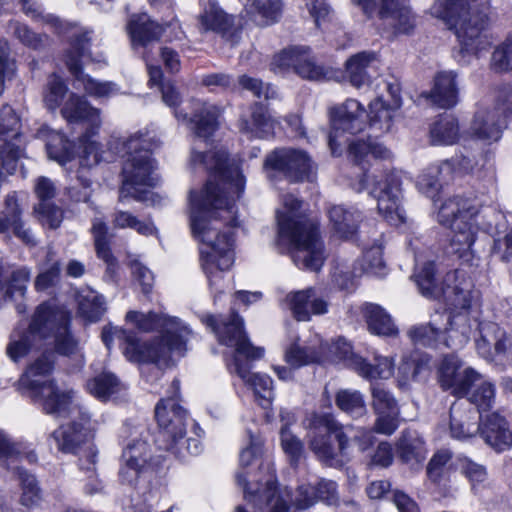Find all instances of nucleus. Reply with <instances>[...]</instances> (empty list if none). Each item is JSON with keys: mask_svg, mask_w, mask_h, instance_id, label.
Wrapping results in <instances>:
<instances>
[{"mask_svg": "<svg viewBox=\"0 0 512 512\" xmlns=\"http://www.w3.org/2000/svg\"><path fill=\"white\" fill-rule=\"evenodd\" d=\"M220 112L218 106L198 100L194 102L192 116L175 112V117L186 122L195 138L190 166L202 167L212 174L200 195L190 193L191 229L203 245L200 250L201 267L210 286L234 263L231 228L237 226L235 199L240 197L245 186L238 164L228 161L226 151L203 152L198 149L197 141H207L218 129Z\"/></svg>", "mask_w": 512, "mask_h": 512, "instance_id": "f257e3e1", "label": "nucleus"}, {"mask_svg": "<svg viewBox=\"0 0 512 512\" xmlns=\"http://www.w3.org/2000/svg\"><path fill=\"white\" fill-rule=\"evenodd\" d=\"M126 320L141 332L160 329L162 335L152 342H141L130 331H117L125 338L124 354L133 362L165 363L173 353L183 355L190 330L177 318L154 312L129 311Z\"/></svg>", "mask_w": 512, "mask_h": 512, "instance_id": "f03ea898", "label": "nucleus"}, {"mask_svg": "<svg viewBox=\"0 0 512 512\" xmlns=\"http://www.w3.org/2000/svg\"><path fill=\"white\" fill-rule=\"evenodd\" d=\"M415 282L420 292L431 298H443L449 310L447 338L445 344L458 350L469 341L476 318L470 316L472 292L468 284H456L455 273H448L442 285L435 278L433 262H427L415 274Z\"/></svg>", "mask_w": 512, "mask_h": 512, "instance_id": "7ed1b4c3", "label": "nucleus"}, {"mask_svg": "<svg viewBox=\"0 0 512 512\" xmlns=\"http://www.w3.org/2000/svg\"><path fill=\"white\" fill-rule=\"evenodd\" d=\"M202 321L216 334L221 344L235 348L234 372L252 387L259 405L269 409L274 399L272 379L265 374H250L249 364L241 360L242 356L247 360L260 359L264 354L263 348L253 346L248 340L243 319L232 310L229 316L218 319L214 315H207Z\"/></svg>", "mask_w": 512, "mask_h": 512, "instance_id": "20e7f679", "label": "nucleus"}, {"mask_svg": "<svg viewBox=\"0 0 512 512\" xmlns=\"http://www.w3.org/2000/svg\"><path fill=\"white\" fill-rule=\"evenodd\" d=\"M283 205L286 212H277L279 237L293 245L292 258L298 267L311 271L320 270L326 254L318 225L296 214L301 207V201L293 195H285Z\"/></svg>", "mask_w": 512, "mask_h": 512, "instance_id": "39448f33", "label": "nucleus"}, {"mask_svg": "<svg viewBox=\"0 0 512 512\" xmlns=\"http://www.w3.org/2000/svg\"><path fill=\"white\" fill-rule=\"evenodd\" d=\"M490 0H440L432 13L443 19L468 53L486 49L491 41L486 33Z\"/></svg>", "mask_w": 512, "mask_h": 512, "instance_id": "423d86ee", "label": "nucleus"}, {"mask_svg": "<svg viewBox=\"0 0 512 512\" xmlns=\"http://www.w3.org/2000/svg\"><path fill=\"white\" fill-rule=\"evenodd\" d=\"M54 365L55 354L43 352L26 368L18 383L33 399L41 401L45 413L68 416L77 409L72 407V391H60L54 381L48 379Z\"/></svg>", "mask_w": 512, "mask_h": 512, "instance_id": "0eeeda50", "label": "nucleus"}, {"mask_svg": "<svg viewBox=\"0 0 512 512\" xmlns=\"http://www.w3.org/2000/svg\"><path fill=\"white\" fill-rule=\"evenodd\" d=\"M480 213V206L475 200L460 196L446 199L438 209V222L452 230L451 247L459 257L472 250L480 225L477 220Z\"/></svg>", "mask_w": 512, "mask_h": 512, "instance_id": "6e6552de", "label": "nucleus"}, {"mask_svg": "<svg viewBox=\"0 0 512 512\" xmlns=\"http://www.w3.org/2000/svg\"><path fill=\"white\" fill-rule=\"evenodd\" d=\"M187 412L173 398L161 400L155 407V417L159 425L156 443L162 450L170 451L179 458L187 454L197 455L201 451L198 439H184Z\"/></svg>", "mask_w": 512, "mask_h": 512, "instance_id": "1a4fd4ad", "label": "nucleus"}, {"mask_svg": "<svg viewBox=\"0 0 512 512\" xmlns=\"http://www.w3.org/2000/svg\"><path fill=\"white\" fill-rule=\"evenodd\" d=\"M70 321L66 310L43 303L33 314L30 333L37 334L39 339L52 340L54 351L69 357L79 349L78 341L70 331Z\"/></svg>", "mask_w": 512, "mask_h": 512, "instance_id": "9d476101", "label": "nucleus"}, {"mask_svg": "<svg viewBox=\"0 0 512 512\" xmlns=\"http://www.w3.org/2000/svg\"><path fill=\"white\" fill-rule=\"evenodd\" d=\"M124 146L127 158L122 168L123 183L120 189V199L133 197L136 200H142L137 186L153 187L156 185L155 166L146 148V140L142 136L130 137Z\"/></svg>", "mask_w": 512, "mask_h": 512, "instance_id": "9b49d317", "label": "nucleus"}, {"mask_svg": "<svg viewBox=\"0 0 512 512\" xmlns=\"http://www.w3.org/2000/svg\"><path fill=\"white\" fill-rule=\"evenodd\" d=\"M308 446L322 462L332 465L348 447L343 426L330 413H313L307 418Z\"/></svg>", "mask_w": 512, "mask_h": 512, "instance_id": "f8f14e48", "label": "nucleus"}, {"mask_svg": "<svg viewBox=\"0 0 512 512\" xmlns=\"http://www.w3.org/2000/svg\"><path fill=\"white\" fill-rule=\"evenodd\" d=\"M262 448L259 441L251 439L250 445L240 453L241 470L236 474L237 483L244 489V497L261 506L262 502L271 506L270 512H288L285 500L276 494V486L272 477L265 481V488L260 490L261 484L250 478V473L244 469L248 467L261 454Z\"/></svg>", "mask_w": 512, "mask_h": 512, "instance_id": "ddd939ff", "label": "nucleus"}, {"mask_svg": "<svg viewBox=\"0 0 512 512\" xmlns=\"http://www.w3.org/2000/svg\"><path fill=\"white\" fill-rule=\"evenodd\" d=\"M401 185L400 175L396 172H388L375 177L369 191L377 200L379 213L394 225L405 222L404 211L400 207Z\"/></svg>", "mask_w": 512, "mask_h": 512, "instance_id": "4468645a", "label": "nucleus"}, {"mask_svg": "<svg viewBox=\"0 0 512 512\" xmlns=\"http://www.w3.org/2000/svg\"><path fill=\"white\" fill-rule=\"evenodd\" d=\"M367 113L364 106L355 99H347L344 103L330 109L332 130L329 134V146L333 153L341 146L338 138L343 133L355 135L362 132L367 125Z\"/></svg>", "mask_w": 512, "mask_h": 512, "instance_id": "2eb2a0df", "label": "nucleus"}, {"mask_svg": "<svg viewBox=\"0 0 512 512\" xmlns=\"http://www.w3.org/2000/svg\"><path fill=\"white\" fill-rule=\"evenodd\" d=\"M88 34L89 31L75 32L70 36L72 49L66 55V65L70 73L82 84L89 95L95 97L108 96L115 90V84L112 82H97L84 74L81 69L80 58L86 55L90 45Z\"/></svg>", "mask_w": 512, "mask_h": 512, "instance_id": "dca6fc26", "label": "nucleus"}, {"mask_svg": "<svg viewBox=\"0 0 512 512\" xmlns=\"http://www.w3.org/2000/svg\"><path fill=\"white\" fill-rule=\"evenodd\" d=\"M272 65L280 70L293 69L300 77L315 81L328 80L333 74L331 69L318 65L306 47L283 50L274 56Z\"/></svg>", "mask_w": 512, "mask_h": 512, "instance_id": "f3484780", "label": "nucleus"}, {"mask_svg": "<svg viewBox=\"0 0 512 512\" xmlns=\"http://www.w3.org/2000/svg\"><path fill=\"white\" fill-rule=\"evenodd\" d=\"M264 167L282 173L292 182L310 179L312 171L311 160L306 152L292 148L272 151L267 155Z\"/></svg>", "mask_w": 512, "mask_h": 512, "instance_id": "a211bd4d", "label": "nucleus"}, {"mask_svg": "<svg viewBox=\"0 0 512 512\" xmlns=\"http://www.w3.org/2000/svg\"><path fill=\"white\" fill-rule=\"evenodd\" d=\"M61 115L69 124H89L90 129L79 137V141L84 145L85 152L94 151L96 143L89 142V137L101 125L100 110L92 107L84 97L71 93L61 108Z\"/></svg>", "mask_w": 512, "mask_h": 512, "instance_id": "6ab92c4d", "label": "nucleus"}, {"mask_svg": "<svg viewBox=\"0 0 512 512\" xmlns=\"http://www.w3.org/2000/svg\"><path fill=\"white\" fill-rule=\"evenodd\" d=\"M479 378L478 372L471 367H464L462 361L454 354L445 356L439 368L441 387L450 390L456 396L466 395Z\"/></svg>", "mask_w": 512, "mask_h": 512, "instance_id": "aec40b11", "label": "nucleus"}, {"mask_svg": "<svg viewBox=\"0 0 512 512\" xmlns=\"http://www.w3.org/2000/svg\"><path fill=\"white\" fill-rule=\"evenodd\" d=\"M202 12L198 16L201 31H212L224 39L236 44L240 39V29L235 24V17L227 14L216 0H201Z\"/></svg>", "mask_w": 512, "mask_h": 512, "instance_id": "412c9836", "label": "nucleus"}, {"mask_svg": "<svg viewBox=\"0 0 512 512\" xmlns=\"http://www.w3.org/2000/svg\"><path fill=\"white\" fill-rule=\"evenodd\" d=\"M72 407H76L77 410L72 411L67 417L78 414L81 416V422L72 421L61 425L51 434L58 450L63 453H76L82 445L90 442L94 437L92 430L87 426L89 424L88 414L82 413L73 402Z\"/></svg>", "mask_w": 512, "mask_h": 512, "instance_id": "4be33fe9", "label": "nucleus"}, {"mask_svg": "<svg viewBox=\"0 0 512 512\" xmlns=\"http://www.w3.org/2000/svg\"><path fill=\"white\" fill-rule=\"evenodd\" d=\"M480 337L476 340L478 354L488 361L506 354L512 346V338L496 323L481 322L478 324Z\"/></svg>", "mask_w": 512, "mask_h": 512, "instance_id": "5701e85b", "label": "nucleus"}, {"mask_svg": "<svg viewBox=\"0 0 512 512\" xmlns=\"http://www.w3.org/2000/svg\"><path fill=\"white\" fill-rule=\"evenodd\" d=\"M478 432L485 442L498 452L512 447V431L509 424L496 412L481 417Z\"/></svg>", "mask_w": 512, "mask_h": 512, "instance_id": "b1692460", "label": "nucleus"}, {"mask_svg": "<svg viewBox=\"0 0 512 512\" xmlns=\"http://www.w3.org/2000/svg\"><path fill=\"white\" fill-rule=\"evenodd\" d=\"M453 453L449 449L436 451L426 466L428 481L443 497L452 495L450 486L451 461Z\"/></svg>", "mask_w": 512, "mask_h": 512, "instance_id": "393cba45", "label": "nucleus"}, {"mask_svg": "<svg viewBox=\"0 0 512 512\" xmlns=\"http://www.w3.org/2000/svg\"><path fill=\"white\" fill-rule=\"evenodd\" d=\"M149 458L148 444L144 441H135L129 444L122 453V465L119 477L122 483L133 485Z\"/></svg>", "mask_w": 512, "mask_h": 512, "instance_id": "a878e982", "label": "nucleus"}, {"mask_svg": "<svg viewBox=\"0 0 512 512\" xmlns=\"http://www.w3.org/2000/svg\"><path fill=\"white\" fill-rule=\"evenodd\" d=\"M466 403L455 402L450 408V432L453 438L463 440L475 436L479 431L481 416Z\"/></svg>", "mask_w": 512, "mask_h": 512, "instance_id": "bb28decb", "label": "nucleus"}, {"mask_svg": "<svg viewBox=\"0 0 512 512\" xmlns=\"http://www.w3.org/2000/svg\"><path fill=\"white\" fill-rule=\"evenodd\" d=\"M457 74L454 71H441L434 77V84L430 92L423 95L432 104L448 109L458 102Z\"/></svg>", "mask_w": 512, "mask_h": 512, "instance_id": "cd10ccee", "label": "nucleus"}, {"mask_svg": "<svg viewBox=\"0 0 512 512\" xmlns=\"http://www.w3.org/2000/svg\"><path fill=\"white\" fill-rule=\"evenodd\" d=\"M286 302L293 316L298 321H307L311 314L320 315L327 312V302L315 297V291L308 288L289 294Z\"/></svg>", "mask_w": 512, "mask_h": 512, "instance_id": "c85d7f7f", "label": "nucleus"}, {"mask_svg": "<svg viewBox=\"0 0 512 512\" xmlns=\"http://www.w3.org/2000/svg\"><path fill=\"white\" fill-rule=\"evenodd\" d=\"M328 218L334 233L342 239H351L357 232L362 220L361 213L353 207L344 205H331Z\"/></svg>", "mask_w": 512, "mask_h": 512, "instance_id": "c756f323", "label": "nucleus"}, {"mask_svg": "<svg viewBox=\"0 0 512 512\" xmlns=\"http://www.w3.org/2000/svg\"><path fill=\"white\" fill-rule=\"evenodd\" d=\"M94 239V246L97 257L103 260L106 265V277L113 280L116 275L117 261L110 249L112 235L108 233V227L101 219H94L91 227Z\"/></svg>", "mask_w": 512, "mask_h": 512, "instance_id": "7c9ffc66", "label": "nucleus"}, {"mask_svg": "<svg viewBox=\"0 0 512 512\" xmlns=\"http://www.w3.org/2000/svg\"><path fill=\"white\" fill-rule=\"evenodd\" d=\"M444 315L436 313L432 320L428 324H420L412 326L407 334L410 340L415 345H420L423 347H436L438 348L440 345H443L447 348L452 349L451 347H448L445 344V340L447 338V328L449 326L445 327L443 332V340L439 341L440 335L442 334L441 329L438 327V321L437 318H442ZM446 320H448V316L446 317ZM447 325H449V321H447Z\"/></svg>", "mask_w": 512, "mask_h": 512, "instance_id": "2f4dec72", "label": "nucleus"}, {"mask_svg": "<svg viewBox=\"0 0 512 512\" xmlns=\"http://www.w3.org/2000/svg\"><path fill=\"white\" fill-rule=\"evenodd\" d=\"M36 137L46 141L49 158L65 164L73 157V144L62 133L51 130L47 126L40 127Z\"/></svg>", "mask_w": 512, "mask_h": 512, "instance_id": "473e14b6", "label": "nucleus"}, {"mask_svg": "<svg viewBox=\"0 0 512 512\" xmlns=\"http://www.w3.org/2000/svg\"><path fill=\"white\" fill-rule=\"evenodd\" d=\"M504 119H500L498 111L481 110L475 114L471 124L472 134L485 141H497L501 137Z\"/></svg>", "mask_w": 512, "mask_h": 512, "instance_id": "72a5a7b5", "label": "nucleus"}, {"mask_svg": "<svg viewBox=\"0 0 512 512\" xmlns=\"http://www.w3.org/2000/svg\"><path fill=\"white\" fill-rule=\"evenodd\" d=\"M377 62L375 52L363 51L351 56L346 62V72L350 83L355 87H361L370 82V70Z\"/></svg>", "mask_w": 512, "mask_h": 512, "instance_id": "f704fd0d", "label": "nucleus"}, {"mask_svg": "<svg viewBox=\"0 0 512 512\" xmlns=\"http://www.w3.org/2000/svg\"><path fill=\"white\" fill-rule=\"evenodd\" d=\"M127 27L132 41L142 46L159 40L164 31L163 26L152 21L147 14L133 15Z\"/></svg>", "mask_w": 512, "mask_h": 512, "instance_id": "c9c22d12", "label": "nucleus"}, {"mask_svg": "<svg viewBox=\"0 0 512 512\" xmlns=\"http://www.w3.org/2000/svg\"><path fill=\"white\" fill-rule=\"evenodd\" d=\"M319 342L318 346H301L297 342L292 343L285 352L286 362L294 368L320 362L326 356L329 346L327 343Z\"/></svg>", "mask_w": 512, "mask_h": 512, "instance_id": "e433bc0d", "label": "nucleus"}, {"mask_svg": "<svg viewBox=\"0 0 512 512\" xmlns=\"http://www.w3.org/2000/svg\"><path fill=\"white\" fill-rule=\"evenodd\" d=\"M239 128L251 138H265L272 133L273 124L266 108L260 103H255L251 107V121L241 119Z\"/></svg>", "mask_w": 512, "mask_h": 512, "instance_id": "4c0bfd02", "label": "nucleus"}, {"mask_svg": "<svg viewBox=\"0 0 512 512\" xmlns=\"http://www.w3.org/2000/svg\"><path fill=\"white\" fill-rule=\"evenodd\" d=\"M78 312L89 322H96L106 312L105 300L95 290L90 288L82 289L77 294Z\"/></svg>", "mask_w": 512, "mask_h": 512, "instance_id": "58836bf2", "label": "nucleus"}, {"mask_svg": "<svg viewBox=\"0 0 512 512\" xmlns=\"http://www.w3.org/2000/svg\"><path fill=\"white\" fill-rule=\"evenodd\" d=\"M451 171L452 167L448 161H445L438 166H431L427 168L418 177V188L428 197L434 199L442 187V183L444 181L442 177L443 173L446 172L447 174H450Z\"/></svg>", "mask_w": 512, "mask_h": 512, "instance_id": "ea45409f", "label": "nucleus"}, {"mask_svg": "<svg viewBox=\"0 0 512 512\" xmlns=\"http://www.w3.org/2000/svg\"><path fill=\"white\" fill-rule=\"evenodd\" d=\"M363 311L368 328L372 333L389 336L396 332L390 316L379 305L366 304Z\"/></svg>", "mask_w": 512, "mask_h": 512, "instance_id": "a19ab883", "label": "nucleus"}, {"mask_svg": "<svg viewBox=\"0 0 512 512\" xmlns=\"http://www.w3.org/2000/svg\"><path fill=\"white\" fill-rule=\"evenodd\" d=\"M430 135L434 144H454L459 137L458 121L451 115H445L432 125Z\"/></svg>", "mask_w": 512, "mask_h": 512, "instance_id": "79ce46f5", "label": "nucleus"}, {"mask_svg": "<svg viewBox=\"0 0 512 512\" xmlns=\"http://www.w3.org/2000/svg\"><path fill=\"white\" fill-rule=\"evenodd\" d=\"M375 361V364H369L364 359L357 357L354 359L355 369L367 379H387L392 376L394 364L391 358L377 356Z\"/></svg>", "mask_w": 512, "mask_h": 512, "instance_id": "37998d69", "label": "nucleus"}, {"mask_svg": "<svg viewBox=\"0 0 512 512\" xmlns=\"http://www.w3.org/2000/svg\"><path fill=\"white\" fill-rule=\"evenodd\" d=\"M348 154L356 164H361L369 155L376 159H386L390 156V151L376 141L359 140L349 143Z\"/></svg>", "mask_w": 512, "mask_h": 512, "instance_id": "c03bdc74", "label": "nucleus"}, {"mask_svg": "<svg viewBox=\"0 0 512 512\" xmlns=\"http://www.w3.org/2000/svg\"><path fill=\"white\" fill-rule=\"evenodd\" d=\"M369 109L370 112L367 116L370 128L379 132H388L392 126L393 111L397 108H393L381 98H377L369 104Z\"/></svg>", "mask_w": 512, "mask_h": 512, "instance_id": "a18cd8bd", "label": "nucleus"}, {"mask_svg": "<svg viewBox=\"0 0 512 512\" xmlns=\"http://www.w3.org/2000/svg\"><path fill=\"white\" fill-rule=\"evenodd\" d=\"M336 406L352 417H360L367 411L363 395L357 390L341 389L335 395Z\"/></svg>", "mask_w": 512, "mask_h": 512, "instance_id": "49530a36", "label": "nucleus"}, {"mask_svg": "<svg viewBox=\"0 0 512 512\" xmlns=\"http://www.w3.org/2000/svg\"><path fill=\"white\" fill-rule=\"evenodd\" d=\"M87 390L99 399L106 400L119 391L120 383L112 373H102L86 384Z\"/></svg>", "mask_w": 512, "mask_h": 512, "instance_id": "de8ad7c7", "label": "nucleus"}, {"mask_svg": "<svg viewBox=\"0 0 512 512\" xmlns=\"http://www.w3.org/2000/svg\"><path fill=\"white\" fill-rule=\"evenodd\" d=\"M22 127L21 117L8 104L0 109V140L19 139Z\"/></svg>", "mask_w": 512, "mask_h": 512, "instance_id": "09e8293b", "label": "nucleus"}, {"mask_svg": "<svg viewBox=\"0 0 512 512\" xmlns=\"http://www.w3.org/2000/svg\"><path fill=\"white\" fill-rule=\"evenodd\" d=\"M385 19L390 20V24L400 33H409L415 25L414 16L404 0H394V5L390 6V15Z\"/></svg>", "mask_w": 512, "mask_h": 512, "instance_id": "8fccbe9b", "label": "nucleus"}, {"mask_svg": "<svg viewBox=\"0 0 512 512\" xmlns=\"http://www.w3.org/2000/svg\"><path fill=\"white\" fill-rule=\"evenodd\" d=\"M38 338L35 333H30V326L28 330L22 333H12L10 341L6 347V354L8 357L17 362L19 359L26 356L32 346V340Z\"/></svg>", "mask_w": 512, "mask_h": 512, "instance_id": "3c124183", "label": "nucleus"}, {"mask_svg": "<svg viewBox=\"0 0 512 512\" xmlns=\"http://www.w3.org/2000/svg\"><path fill=\"white\" fill-rule=\"evenodd\" d=\"M96 458L97 451L93 447L88 448L85 458H80V469L87 475L88 483L84 490L88 495H94L103 492V485L96 475Z\"/></svg>", "mask_w": 512, "mask_h": 512, "instance_id": "603ef678", "label": "nucleus"}, {"mask_svg": "<svg viewBox=\"0 0 512 512\" xmlns=\"http://www.w3.org/2000/svg\"><path fill=\"white\" fill-rule=\"evenodd\" d=\"M11 470L17 475L23 490L21 503L25 506L34 504L40 497V488L36 478L19 466H15Z\"/></svg>", "mask_w": 512, "mask_h": 512, "instance_id": "864d4df0", "label": "nucleus"}, {"mask_svg": "<svg viewBox=\"0 0 512 512\" xmlns=\"http://www.w3.org/2000/svg\"><path fill=\"white\" fill-rule=\"evenodd\" d=\"M372 408L375 413L399 414V408L394 396L379 384L371 386Z\"/></svg>", "mask_w": 512, "mask_h": 512, "instance_id": "5fc2aeb1", "label": "nucleus"}, {"mask_svg": "<svg viewBox=\"0 0 512 512\" xmlns=\"http://www.w3.org/2000/svg\"><path fill=\"white\" fill-rule=\"evenodd\" d=\"M423 444L419 437L410 433L403 434L397 446L399 458L405 463L418 461L422 457Z\"/></svg>", "mask_w": 512, "mask_h": 512, "instance_id": "6e6d98bb", "label": "nucleus"}, {"mask_svg": "<svg viewBox=\"0 0 512 512\" xmlns=\"http://www.w3.org/2000/svg\"><path fill=\"white\" fill-rule=\"evenodd\" d=\"M248 2H250L251 8L261 18L260 23L262 25L278 21L282 11L280 0H248Z\"/></svg>", "mask_w": 512, "mask_h": 512, "instance_id": "4d7b16f0", "label": "nucleus"}, {"mask_svg": "<svg viewBox=\"0 0 512 512\" xmlns=\"http://www.w3.org/2000/svg\"><path fill=\"white\" fill-rule=\"evenodd\" d=\"M3 144L0 145V160L1 165L7 173L13 174L16 171L17 163L23 156V148L20 144L13 141L19 139L2 140Z\"/></svg>", "mask_w": 512, "mask_h": 512, "instance_id": "13d9d810", "label": "nucleus"}, {"mask_svg": "<svg viewBox=\"0 0 512 512\" xmlns=\"http://www.w3.org/2000/svg\"><path fill=\"white\" fill-rule=\"evenodd\" d=\"M495 399V388L490 382H482L471 393L468 398L470 404L475 405L474 408L478 415L480 411H486L491 408Z\"/></svg>", "mask_w": 512, "mask_h": 512, "instance_id": "bf43d9fd", "label": "nucleus"}, {"mask_svg": "<svg viewBox=\"0 0 512 512\" xmlns=\"http://www.w3.org/2000/svg\"><path fill=\"white\" fill-rule=\"evenodd\" d=\"M22 455L20 444L14 442L4 431L0 430V466L11 470V464Z\"/></svg>", "mask_w": 512, "mask_h": 512, "instance_id": "052dcab7", "label": "nucleus"}, {"mask_svg": "<svg viewBox=\"0 0 512 512\" xmlns=\"http://www.w3.org/2000/svg\"><path fill=\"white\" fill-rule=\"evenodd\" d=\"M112 222L115 228L135 229L142 235H151L154 232V227L150 223L142 222L131 213L121 210L114 213Z\"/></svg>", "mask_w": 512, "mask_h": 512, "instance_id": "680f3d73", "label": "nucleus"}, {"mask_svg": "<svg viewBox=\"0 0 512 512\" xmlns=\"http://www.w3.org/2000/svg\"><path fill=\"white\" fill-rule=\"evenodd\" d=\"M53 256L54 254L51 251L47 253L48 266L36 277L35 288L38 291L54 286L59 280L61 266L59 261L53 259Z\"/></svg>", "mask_w": 512, "mask_h": 512, "instance_id": "e2e57ef3", "label": "nucleus"}, {"mask_svg": "<svg viewBox=\"0 0 512 512\" xmlns=\"http://www.w3.org/2000/svg\"><path fill=\"white\" fill-rule=\"evenodd\" d=\"M67 86L64 81L53 74L49 77L47 82V91L44 96L46 106L50 110L58 108L67 93Z\"/></svg>", "mask_w": 512, "mask_h": 512, "instance_id": "0e129e2a", "label": "nucleus"}, {"mask_svg": "<svg viewBox=\"0 0 512 512\" xmlns=\"http://www.w3.org/2000/svg\"><path fill=\"white\" fill-rule=\"evenodd\" d=\"M14 36L27 47L32 49H41L48 41V37L44 34L33 32L28 26L20 23L12 25Z\"/></svg>", "mask_w": 512, "mask_h": 512, "instance_id": "69168bd1", "label": "nucleus"}, {"mask_svg": "<svg viewBox=\"0 0 512 512\" xmlns=\"http://www.w3.org/2000/svg\"><path fill=\"white\" fill-rule=\"evenodd\" d=\"M35 211L39 215V220L44 226H48L51 229H56L60 226L63 213L62 210L51 203H39L35 207Z\"/></svg>", "mask_w": 512, "mask_h": 512, "instance_id": "338daca9", "label": "nucleus"}, {"mask_svg": "<svg viewBox=\"0 0 512 512\" xmlns=\"http://www.w3.org/2000/svg\"><path fill=\"white\" fill-rule=\"evenodd\" d=\"M363 269L368 274L377 276L384 275L385 263L380 247H372L364 252Z\"/></svg>", "mask_w": 512, "mask_h": 512, "instance_id": "774afa93", "label": "nucleus"}]
</instances>
